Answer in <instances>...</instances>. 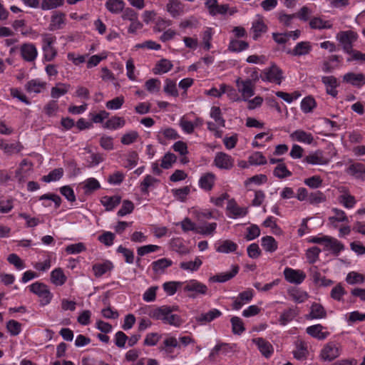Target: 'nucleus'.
I'll return each instance as SVG.
<instances>
[{"mask_svg": "<svg viewBox=\"0 0 365 365\" xmlns=\"http://www.w3.org/2000/svg\"><path fill=\"white\" fill-rule=\"evenodd\" d=\"M358 38V34L351 30L340 31L336 34V39L339 41L344 52L350 53L353 49V43Z\"/></svg>", "mask_w": 365, "mask_h": 365, "instance_id": "nucleus-1", "label": "nucleus"}, {"mask_svg": "<svg viewBox=\"0 0 365 365\" xmlns=\"http://www.w3.org/2000/svg\"><path fill=\"white\" fill-rule=\"evenodd\" d=\"M207 290L208 288L205 284L196 279L190 280L183 287V291L189 293L187 296L190 298H195L199 294L205 295Z\"/></svg>", "mask_w": 365, "mask_h": 365, "instance_id": "nucleus-2", "label": "nucleus"}, {"mask_svg": "<svg viewBox=\"0 0 365 365\" xmlns=\"http://www.w3.org/2000/svg\"><path fill=\"white\" fill-rule=\"evenodd\" d=\"M236 86L245 101L255 95V83L252 80H242L241 78H237L236 79Z\"/></svg>", "mask_w": 365, "mask_h": 365, "instance_id": "nucleus-3", "label": "nucleus"}, {"mask_svg": "<svg viewBox=\"0 0 365 365\" xmlns=\"http://www.w3.org/2000/svg\"><path fill=\"white\" fill-rule=\"evenodd\" d=\"M30 290L41 298V304L42 305H46L50 302L51 294L47 286L44 284L35 282L30 286Z\"/></svg>", "mask_w": 365, "mask_h": 365, "instance_id": "nucleus-4", "label": "nucleus"}, {"mask_svg": "<svg viewBox=\"0 0 365 365\" xmlns=\"http://www.w3.org/2000/svg\"><path fill=\"white\" fill-rule=\"evenodd\" d=\"M262 81H267L269 82L276 83L277 84H281L282 77V70L275 65H273L268 69H265L263 71L262 75L260 76Z\"/></svg>", "mask_w": 365, "mask_h": 365, "instance_id": "nucleus-5", "label": "nucleus"}, {"mask_svg": "<svg viewBox=\"0 0 365 365\" xmlns=\"http://www.w3.org/2000/svg\"><path fill=\"white\" fill-rule=\"evenodd\" d=\"M340 355L339 348L334 342L327 343L322 349L320 357L323 361H331Z\"/></svg>", "mask_w": 365, "mask_h": 365, "instance_id": "nucleus-6", "label": "nucleus"}, {"mask_svg": "<svg viewBox=\"0 0 365 365\" xmlns=\"http://www.w3.org/2000/svg\"><path fill=\"white\" fill-rule=\"evenodd\" d=\"M284 275L287 282L297 284H301L306 277V274L303 271L299 269H293L289 267L284 269Z\"/></svg>", "mask_w": 365, "mask_h": 365, "instance_id": "nucleus-7", "label": "nucleus"}, {"mask_svg": "<svg viewBox=\"0 0 365 365\" xmlns=\"http://www.w3.org/2000/svg\"><path fill=\"white\" fill-rule=\"evenodd\" d=\"M214 163L218 168L230 170L234 165V159L225 153L219 152L215 155Z\"/></svg>", "mask_w": 365, "mask_h": 365, "instance_id": "nucleus-8", "label": "nucleus"}, {"mask_svg": "<svg viewBox=\"0 0 365 365\" xmlns=\"http://www.w3.org/2000/svg\"><path fill=\"white\" fill-rule=\"evenodd\" d=\"M21 55L23 59L28 62L35 61L38 55V51L34 44L25 43L21 46Z\"/></svg>", "mask_w": 365, "mask_h": 365, "instance_id": "nucleus-9", "label": "nucleus"}, {"mask_svg": "<svg viewBox=\"0 0 365 365\" xmlns=\"http://www.w3.org/2000/svg\"><path fill=\"white\" fill-rule=\"evenodd\" d=\"M339 192L341 194L338 197L339 202L347 209L354 207L356 203L355 197L350 195L344 187L339 188Z\"/></svg>", "mask_w": 365, "mask_h": 365, "instance_id": "nucleus-10", "label": "nucleus"}, {"mask_svg": "<svg viewBox=\"0 0 365 365\" xmlns=\"http://www.w3.org/2000/svg\"><path fill=\"white\" fill-rule=\"evenodd\" d=\"M173 309L171 307L162 306L155 308L149 312V316L156 320H162L164 323L168 318V315L172 313Z\"/></svg>", "mask_w": 365, "mask_h": 365, "instance_id": "nucleus-11", "label": "nucleus"}, {"mask_svg": "<svg viewBox=\"0 0 365 365\" xmlns=\"http://www.w3.org/2000/svg\"><path fill=\"white\" fill-rule=\"evenodd\" d=\"M322 81L326 86L327 93L334 98L336 97L338 91L336 88L339 86L336 78L333 76H322Z\"/></svg>", "mask_w": 365, "mask_h": 365, "instance_id": "nucleus-12", "label": "nucleus"}, {"mask_svg": "<svg viewBox=\"0 0 365 365\" xmlns=\"http://www.w3.org/2000/svg\"><path fill=\"white\" fill-rule=\"evenodd\" d=\"M343 81L352 86L361 87L365 84V76L361 73L349 72L343 76Z\"/></svg>", "mask_w": 365, "mask_h": 365, "instance_id": "nucleus-13", "label": "nucleus"}, {"mask_svg": "<svg viewBox=\"0 0 365 365\" xmlns=\"http://www.w3.org/2000/svg\"><path fill=\"white\" fill-rule=\"evenodd\" d=\"M312 51V46L309 41H301L295 46L292 50L287 51V53L294 56H305Z\"/></svg>", "mask_w": 365, "mask_h": 365, "instance_id": "nucleus-14", "label": "nucleus"}, {"mask_svg": "<svg viewBox=\"0 0 365 365\" xmlns=\"http://www.w3.org/2000/svg\"><path fill=\"white\" fill-rule=\"evenodd\" d=\"M324 329V327L322 324H318L308 327L306 329V331L311 336L319 340H323L329 335V332L323 331Z\"/></svg>", "mask_w": 365, "mask_h": 365, "instance_id": "nucleus-15", "label": "nucleus"}, {"mask_svg": "<svg viewBox=\"0 0 365 365\" xmlns=\"http://www.w3.org/2000/svg\"><path fill=\"white\" fill-rule=\"evenodd\" d=\"M66 24V15L61 12H56L51 18L48 26L50 31H56L63 28Z\"/></svg>", "mask_w": 365, "mask_h": 365, "instance_id": "nucleus-16", "label": "nucleus"}, {"mask_svg": "<svg viewBox=\"0 0 365 365\" xmlns=\"http://www.w3.org/2000/svg\"><path fill=\"white\" fill-rule=\"evenodd\" d=\"M252 341L257 346L259 351L265 357H269L273 352L272 344L263 338L253 339Z\"/></svg>", "mask_w": 365, "mask_h": 365, "instance_id": "nucleus-17", "label": "nucleus"}, {"mask_svg": "<svg viewBox=\"0 0 365 365\" xmlns=\"http://www.w3.org/2000/svg\"><path fill=\"white\" fill-rule=\"evenodd\" d=\"M267 31V26L264 23L262 18H258L252 22L251 31L253 34V38L255 40L258 39L259 37Z\"/></svg>", "mask_w": 365, "mask_h": 365, "instance_id": "nucleus-18", "label": "nucleus"}, {"mask_svg": "<svg viewBox=\"0 0 365 365\" xmlns=\"http://www.w3.org/2000/svg\"><path fill=\"white\" fill-rule=\"evenodd\" d=\"M238 271L239 267L237 265H234L232 266V269L230 272L217 274L210 277V280L215 282H225L233 278L238 273Z\"/></svg>", "mask_w": 365, "mask_h": 365, "instance_id": "nucleus-19", "label": "nucleus"}, {"mask_svg": "<svg viewBox=\"0 0 365 365\" xmlns=\"http://www.w3.org/2000/svg\"><path fill=\"white\" fill-rule=\"evenodd\" d=\"M120 200L121 197L119 195L103 196L101 198V203L106 211H111L120 204Z\"/></svg>", "mask_w": 365, "mask_h": 365, "instance_id": "nucleus-20", "label": "nucleus"}, {"mask_svg": "<svg viewBox=\"0 0 365 365\" xmlns=\"http://www.w3.org/2000/svg\"><path fill=\"white\" fill-rule=\"evenodd\" d=\"M304 160L312 165H327L329 163V160L324 157L321 151L306 156Z\"/></svg>", "mask_w": 365, "mask_h": 365, "instance_id": "nucleus-21", "label": "nucleus"}, {"mask_svg": "<svg viewBox=\"0 0 365 365\" xmlns=\"http://www.w3.org/2000/svg\"><path fill=\"white\" fill-rule=\"evenodd\" d=\"M33 163L26 159L23 160L19 168L16 170V178L19 182L24 180L25 175L32 170Z\"/></svg>", "mask_w": 365, "mask_h": 365, "instance_id": "nucleus-22", "label": "nucleus"}, {"mask_svg": "<svg viewBox=\"0 0 365 365\" xmlns=\"http://www.w3.org/2000/svg\"><path fill=\"white\" fill-rule=\"evenodd\" d=\"M227 209L235 217H244L247 213V208L238 206L234 200L228 202Z\"/></svg>", "mask_w": 365, "mask_h": 365, "instance_id": "nucleus-23", "label": "nucleus"}, {"mask_svg": "<svg viewBox=\"0 0 365 365\" xmlns=\"http://www.w3.org/2000/svg\"><path fill=\"white\" fill-rule=\"evenodd\" d=\"M331 211L334 212V215L329 217V221L334 227H337L336 222H348V217L344 210L333 208Z\"/></svg>", "mask_w": 365, "mask_h": 365, "instance_id": "nucleus-24", "label": "nucleus"}, {"mask_svg": "<svg viewBox=\"0 0 365 365\" xmlns=\"http://www.w3.org/2000/svg\"><path fill=\"white\" fill-rule=\"evenodd\" d=\"M344 249V246L339 240L335 238L329 237L324 247L326 250H331L333 254L336 256Z\"/></svg>", "mask_w": 365, "mask_h": 365, "instance_id": "nucleus-25", "label": "nucleus"}, {"mask_svg": "<svg viewBox=\"0 0 365 365\" xmlns=\"http://www.w3.org/2000/svg\"><path fill=\"white\" fill-rule=\"evenodd\" d=\"M290 137L299 142L311 144L314 140L312 135L309 133H307L302 130H297L293 132Z\"/></svg>", "mask_w": 365, "mask_h": 365, "instance_id": "nucleus-26", "label": "nucleus"}, {"mask_svg": "<svg viewBox=\"0 0 365 365\" xmlns=\"http://www.w3.org/2000/svg\"><path fill=\"white\" fill-rule=\"evenodd\" d=\"M297 315L298 311L297 308H289L281 314L279 319V324L284 326L292 321Z\"/></svg>", "mask_w": 365, "mask_h": 365, "instance_id": "nucleus-27", "label": "nucleus"}, {"mask_svg": "<svg viewBox=\"0 0 365 365\" xmlns=\"http://www.w3.org/2000/svg\"><path fill=\"white\" fill-rule=\"evenodd\" d=\"M327 316L326 310L324 307L318 303H314L311 306V312L307 316V319H322Z\"/></svg>", "mask_w": 365, "mask_h": 365, "instance_id": "nucleus-28", "label": "nucleus"}, {"mask_svg": "<svg viewBox=\"0 0 365 365\" xmlns=\"http://www.w3.org/2000/svg\"><path fill=\"white\" fill-rule=\"evenodd\" d=\"M215 180V175L211 173H207L203 175L200 180L199 184L202 189L205 190H212Z\"/></svg>", "mask_w": 365, "mask_h": 365, "instance_id": "nucleus-29", "label": "nucleus"}, {"mask_svg": "<svg viewBox=\"0 0 365 365\" xmlns=\"http://www.w3.org/2000/svg\"><path fill=\"white\" fill-rule=\"evenodd\" d=\"M173 66V65L170 61L163 58L156 63L153 71L155 74L165 73L170 71Z\"/></svg>", "mask_w": 365, "mask_h": 365, "instance_id": "nucleus-30", "label": "nucleus"}, {"mask_svg": "<svg viewBox=\"0 0 365 365\" xmlns=\"http://www.w3.org/2000/svg\"><path fill=\"white\" fill-rule=\"evenodd\" d=\"M221 314L222 313L220 310L213 309L207 313L201 314L200 316L196 317V320L201 324H205L210 322L217 317H219Z\"/></svg>", "mask_w": 365, "mask_h": 365, "instance_id": "nucleus-31", "label": "nucleus"}, {"mask_svg": "<svg viewBox=\"0 0 365 365\" xmlns=\"http://www.w3.org/2000/svg\"><path fill=\"white\" fill-rule=\"evenodd\" d=\"M125 4L123 0H107L106 2V9L111 13H119L124 9Z\"/></svg>", "mask_w": 365, "mask_h": 365, "instance_id": "nucleus-32", "label": "nucleus"}, {"mask_svg": "<svg viewBox=\"0 0 365 365\" xmlns=\"http://www.w3.org/2000/svg\"><path fill=\"white\" fill-rule=\"evenodd\" d=\"M70 88V85L58 83L56 86L53 87L51 91V96L53 98H58L61 96L67 93Z\"/></svg>", "mask_w": 365, "mask_h": 365, "instance_id": "nucleus-33", "label": "nucleus"}, {"mask_svg": "<svg viewBox=\"0 0 365 365\" xmlns=\"http://www.w3.org/2000/svg\"><path fill=\"white\" fill-rule=\"evenodd\" d=\"M51 280L54 284L61 286L66 282V277L63 274V270L61 268H58L51 272Z\"/></svg>", "mask_w": 365, "mask_h": 365, "instance_id": "nucleus-34", "label": "nucleus"}, {"mask_svg": "<svg viewBox=\"0 0 365 365\" xmlns=\"http://www.w3.org/2000/svg\"><path fill=\"white\" fill-rule=\"evenodd\" d=\"M112 268L113 264L110 262H106L102 264H96L93 266V270L96 277H101Z\"/></svg>", "mask_w": 365, "mask_h": 365, "instance_id": "nucleus-35", "label": "nucleus"}, {"mask_svg": "<svg viewBox=\"0 0 365 365\" xmlns=\"http://www.w3.org/2000/svg\"><path fill=\"white\" fill-rule=\"evenodd\" d=\"M262 246L267 252H273L277 249V242L273 237L266 236L262 238Z\"/></svg>", "mask_w": 365, "mask_h": 365, "instance_id": "nucleus-36", "label": "nucleus"}, {"mask_svg": "<svg viewBox=\"0 0 365 365\" xmlns=\"http://www.w3.org/2000/svg\"><path fill=\"white\" fill-rule=\"evenodd\" d=\"M237 248V245L236 243L230 240H224L221 245L217 247L216 250L218 252L229 253L235 252Z\"/></svg>", "mask_w": 365, "mask_h": 365, "instance_id": "nucleus-37", "label": "nucleus"}, {"mask_svg": "<svg viewBox=\"0 0 365 365\" xmlns=\"http://www.w3.org/2000/svg\"><path fill=\"white\" fill-rule=\"evenodd\" d=\"M297 350L294 351V356L297 359H301L306 356L307 353V346L306 343L302 340L298 339L295 342Z\"/></svg>", "mask_w": 365, "mask_h": 365, "instance_id": "nucleus-38", "label": "nucleus"}, {"mask_svg": "<svg viewBox=\"0 0 365 365\" xmlns=\"http://www.w3.org/2000/svg\"><path fill=\"white\" fill-rule=\"evenodd\" d=\"M46 87V83L37 80H31L26 85V89L28 92L40 93Z\"/></svg>", "mask_w": 365, "mask_h": 365, "instance_id": "nucleus-39", "label": "nucleus"}, {"mask_svg": "<svg viewBox=\"0 0 365 365\" xmlns=\"http://www.w3.org/2000/svg\"><path fill=\"white\" fill-rule=\"evenodd\" d=\"M125 121L123 118L113 116L106 123L105 127L108 129H116L124 126Z\"/></svg>", "mask_w": 365, "mask_h": 365, "instance_id": "nucleus-40", "label": "nucleus"}, {"mask_svg": "<svg viewBox=\"0 0 365 365\" xmlns=\"http://www.w3.org/2000/svg\"><path fill=\"white\" fill-rule=\"evenodd\" d=\"M172 264V261L166 258H163L152 263L153 269L155 272H162L164 269Z\"/></svg>", "mask_w": 365, "mask_h": 365, "instance_id": "nucleus-41", "label": "nucleus"}, {"mask_svg": "<svg viewBox=\"0 0 365 365\" xmlns=\"http://www.w3.org/2000/svg\"><path fill=\"white\" fill-rule=\"evenodd\" d=\"M167 10L173 17L178 16L182 11L180 1L179 0H170L167 4Z\"/></svg>", "mask_w": 365, "mask_h": 365, "instance_id": "nucleus-42", "label": "nucleus"}, {"mask_svg": "<svg viewBox=\"0 0 365 365\" xmlns=\"http://www.w3.org/2000/svg\"><path fill=\"white\" fill-rule=\"evenodd\" d=\"M202 264V261L199 257H196L194 261L182 262L180 264V267L185 270L196 271Z\"/></svg>", "mask_w": 365, "mask_h": 365, "instance_id": "nucleus-43", "label": "nucleus"}, {"mask_svg": "<svg viewBox=\"0 0 365 365\" xmlns=\"http://www.w3.org/2000/svg\"><path fill=\"white\" fill-rule=\"evenodd\" d=\"M346 281L349 284H361L365 281V277L356 272H349L346 278Z\"/></svg>", "mask_w": 365, "mask_h": 365, "instance_id": "nucleus-44", "label": "nucleus"}, {"mask_svg": "<svg viewBox=\"0 0 365 365\" xmlns=\"http://www.w3.org/2000/svg\"><path fill=\"white\" fill-rule=\"evenodd\" d=\"M164 92L171 96H178V91L176 86V83L169 78L165 80V85L164 87Z\"/></svg>", "mask_w": 365, "mask_h": 365, "instance_id": "nucleus-45", "label": "nucleus"}, {"mask_svg": "<svg viewBox=\"0 0 365 365\" xmlns=\"http://www.w3.org/2000/svg\"><path fill=\"white\" fill-rule=\"evenodd\" d=\"M63 175V168H56L53 170L48 175L43 177V180L46 182L56 181L62 178Z\"/></svg>", "mask_w": 365, "mask_h": 365, "instance_id": "nucleus-46", "label": "nucleus"}, {"mask_svg": "<svg viewBox=\"0 0 365 365\" xmlns=\"http://www.w3.org/2000/svg\"><path fill=\"white\" fill-rule=\"evenodd\" d=\"M274 175L278 178L282 179L292 175V173L287 170L284 163H279L274 170Z\"/></svg>", "mask_w": 365, "mask_h": 365, "instance_id": "nucleus-47", "label": "nucleus"}, {"mask_svg": "<svg viewBox=\"0 0 365 365\" xmlns=\"http://www.w3.org/2000/svg\"><path fill=\"white\" fill-rule=\"evenodd\" d=\"M247 42L240 40H232L229 45V50L235 52H240L248 48Z\"/></svg>", "mask_w": 365, "mask_h": 365, "instance_id": "nucleus-48", "label": "nucleus"}, {"mask_svg": "<svg viewBox=\"0 0 365 365\" xmlns=\"http://www.w3.org/2000/svg\"><path fill=\"white\" fill-rule=\"evenodd\" d=\"M228 351V344H217L211 351L209 359L214 361L220 353L226 354Z\"/></svg>", "mask_w": 365, "mask_h": 365, "instance_id": "nucleus-49", "label": "nucleus"}, {"mask_svg": "<svg viewBox=\"0 0 365 365\" xmlns=\"http://www.w3.org/2000/svg\"><path fill=\"white\" fill-rule=\"evenodd\" d=\"M348 173L356 178H360L365 173V166L361 163H354L348 168Z\"/></svg>", "mask_w": 365, "mask_h": 365, "instance_id": "nucleus-50", "label": "nucleus"}, {"mask_svg": "<svg viewBox=\"0 0 365 365\" xmlns=\"http://www.w3.org/2000/svg\"><path fill=\"white\" fill-rule=\"evenodd\" d=\"M232 331L235 334H241L245 331L242 320L237 317H233L231 319Z\"/></svg>", "mask_w": 365, "mask_h": 365, "instance_id": "nucleus-51", "label": "nucleus"}, {"mask_svg": "<svg viewBox=\"0 0 365 365\" xmlns=\"http://www.w3.org/2000/svg\"><path fill=\"white\" fill-rule=\"evenodd\" d=\"M309 26L313 29H330L331 24L328 21H324L320 18H314L309 22Z\"/></svg>", "mask_w": 365, "mask_h": 365, "instance_id": "nucleus-52", "label": "nucleus"}, {"mask_svg": "<svg viewBox=\"0 0 365 365\" xmlns=\"http://www.w3.org/2000/svg\"><path fill=\"white\" fill-rule=\"evenodd\" d=\"M190 192V188L189 186H185L182 188L172 190V193L173 194L174 197L180 201H185L186 197L189 195Z\"/></svg>", "mask_w": 365, "mask_h": 365, "instance_id": "nucleus-53", "label": "nucleus"}, {"mask_svg": "<svg viewBox=\"0 0 365 365\" xmlns=\"http://www.w3.org/2000/svg\"><path fill=\"white\" fill-rule=\"evenodd\" d=\"M161 83L157 78H150L145 83L146 90L150 93L158 92L160 89Z\"/></svg>", "mask_w": 365, "mask_h": 365, "instance_id": "nucleus-54", "label": "nucleus"}, {"mask_svg": "<svg viewBox=\"0 0 365 365\" xmlns=\"http://www.w3.org/2000/svg\"><path fill=\"white\" fill-rule=\"evenodd\" d=\"M248 162L250 165H265L267 160L262 153L255 152L250 156Z\"/></svg>", "mask_w": 365, "mask_h": 365, "instance_id": "nucleus-55", "label": "nucleus"}, {"mask_svg": "<svg viewBox=\"0 0 365 365\" xmlns=\"http://www.w3.org/2000/svg\"><path fill=\"white\" fill-rule=\"evenodd\" d=\"M6 329L12 336H16L21 332V324L17 321L11 319L7 322Z\"/></svg>", "mask_w": 365, "mask_h": 365, "instance_id": "nucleus-56", "label": "nucleus"}, {"mask_svg": "<svg viewBox=\"0 0 365 365\" xmlns=\"http://www.w3.org/2000/svg\"><path fill=\"white\" fill-rule=\"evenodd\" d=\"M210 116L215 120L217 124L222 127L225 126V121L222 117L221 110L219 107H212Z\"/></svg>", "mask_w": 365, "mask_h": 365, "instance_id": "nucleus-57", "label": "nucleus"}, {"mask_svg": "<svg viewBox=\"0 0 365 365\" xmlns=\"http://www.w3.org/2000/svg\"><path fill=\"white\" fill-rule=\"evenodd\" d=\"M216 227L217 224L215 222H212L206 226L197 227L195 232L200 235H210L215 232Z\"/></svg>", "mask_w": 365, "mask_h": 365, "instance_id": "nucleus-58", "label": "nucleus"}, {"mask_svg": "<svg viewBox=\"0 0 365 365\" xmlns=\"http://www.w3.org/2000/svg\"><path fill=\"white\" fill-rule=\"evenodd\" d=\"M98 240L106 246L109 247L113 244L115 235L111 232H104L102 235L98 236Z\"/></svg>", "mask_w": 365, "mask_h": 365, "instance_id": "nucleus-59", "label": "nucleus"}, {"mask_svg": "<svg viewBox=\"0 0 365 365\" xmlns=\"http://www.w3.org/2000/svg\"><path fill=\"white\" fill-rule=\"evenodd\" d=\"M100 183L95 178H88L84 182L83 188L85 189V192H91L93 190H96L100 188Z\"/></svg>", "mask_w": 365, "mask_h": 365, "instance_id": "nucleus-60", "label": "nucleus"}, {"mask_svg": "<svg viewBox=\"0 0 365 365\" xmlns=\"http://www.w3.org/2000/svg\"><path fill=\"white\" fill-rule=\"evenodd\" d=\"M177 160V157L175 154L171 153H166L161 160L160 166L164 169H168L172 166Z\"/></svg>", "mask_w": 365, "mask_h": 365, "instance_id": "nucleus-61", "label": "nucleus"}, {"mask_svg": "<svg viewBox=\"0 0 365 365\" xmlns=\"http://www.w3.org/2000/svg\"><path fill=\"white\" fill-rule=\"evenodd\" d=\"M315 100L311 96L304 98L301 103L302 109L305 113H309L312 111V110L315 107Z\"/></svg>", "mask_w": 365, "mask_h": 365, "instance_id": "nucleus-62", "label": "nucleus"}, {"mask_svg": "<svg viewBox=\"0 0 365 365\" xmlns=\"http://www.w3.org/2000/svg\"><path fill=\"white\" fill-rule=\"evenodd\" d=\"M139 135L137 131L132 130L124 134L121 138V143L123 145H130L136 141Z\"/></svg>", "mask_w": 365, "mask_h": 365, "instance_id": "nucleus-63", "label": "nucleus"}, {"mask_svg": "<svg viewBox=\"0 0 365 365\" xmlns=\"http://www.w3.org/2000/svg\"><path fill=\"white\" fill-rule=\"evenodd\" d=\"M7 260L18 269H22L25 267L24 261L16 254H10L7 257Z\"/></svg>", "mask_w": 365, "mask_h": 365, "instance_id": "nucleus-64", "label": "nucleus"}]
</instances>
